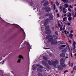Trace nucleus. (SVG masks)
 <instances>
[{
    "mask_svg": "<svg viewBox=\"0 0 76 76\" xmlns=\"http://www.w3.org/2000/svg\"><path fill=\"white\" fill-rule=\"evenodd\" d=\"M55 34L56 35H58V33L57 32V31L55 32Z\"/></svg>",
    "mask_w": 76,
    "mask_h": 76,
    "instance_id": "nucleus-41",
    "label": "nucleus"
},
{
    "mask_svg": "<svg viewBox=\"0 0 76 76\" xmlns=\"http://www.w3.org/2000/svg\"><path fill=\"white\" fill-rule=\"evenodd\" d=\"M61 65H62V66L63 67H66V65L64 64V63H62V64Z\"/></svg>",
    "mask_w": 76,
    "mask_h": 76,
    "instance_id": "nucleus-13",
    "label": "nucleus"
},
{
    "mask_svg": "<svg viewBox=\"0 0 76 76\" xmlns=\"http://www.w3.org/2000/svg\"><path fill=\"white\" fill-rule=\"evenodd\" d=\"M19 58H23V57L22 55H20L19 56Z\"/></svg>",
    "mask_w": 76,
    "mask_h": 76,
    "instance_id": "nucleus-21",
    "label": "nucleus"
},
{
    "mask_svg": "<svg viewBox=\"0 0 76 76\" xmlns=\"http://www.w3.org/2000/svg\"><path fill=\"white\" fill-rule=\"evenodd\" d=\"M58 26L59 28H60V27H61V25H60V23H59V22H58Z\"/></svg>",
    "mask_w": 76,
    "mask_h": 76,
    "instance_id": "nucleus-24",
    "label": "nucleus"
},
{
    "mask_svg": "<svg viewBox=\"0 0 76 76\" xmlns=\"http://www.w3.org/2000/svg\"><path fill=\"white\" fill-rule=\"evenodd\" d=\"M69 7H70V8H71V9H73V6H72L71 5L69 6Z\"/></svg>",
    "mask_w": 76,
    "mask_h": 76,
    "instance_id": "nucleus-34",
    "label": "nucleus"
},
{
    "mask_svg": "<svg viewBox=\"0 0 76 76\" xmlns=\"http://www.w3.org/2000/svg\"><path fill=\"white\" fill-rule=\"evenodd\" d=\"M50 37H51V36H50V35H49L48 34V35H47L46 36V38L47 39H48V38H50Z\"/></svg>",
    "mask_w": 76,
    "mask_h": 76,
    "instance_id": "nucleus-17",
    "label": "nucleus"
},
{
    "mask_svg": "<svg viewBox=\"0 0 76 76\" xmlns=\"http://www.w3.org/2000/svg\"><path fill=\"white\" fill-rule=\"evenodd\" d=\"M63 10H66V8H65L64 7L63 8Z\"/></svg>",
    "mask_w": 76,
    "mask_h": 76,
    "instance_id": "nucleus-51",
    "label": "nucleus"
},
{
    "mask_svg": "<svg viewBox=\"0 0 76 76\" xmlns=\"http://www.w3.org/2000/svg\"><path fill=\"white\" fill-rule=\"evenodd\" d=\"M66 44L67 46L68 47L69 50H70V48L69 47V45H68V44H67V43H66Z\"/></svg>",
    "mask_w": 76,
    "mask_h": 76,
    "instance_id": "nucleus-27",
    "label": "nucleus"
},
{
    "mask_svg": "<svg viewBox=\"0 0 76 76\" xmlns=\"http://www.w3.org/2000/svg\"><path fill=\"white\" fill-rule=\"evenodd\" d=\"M68 10L69 12H71L72 11V10H71V9H70V8H68Z\"/></svg>",
    "mask_w": 76,
    "mask_h": 76,
    "instance_id": "nucleus-37",
    "label": "nucleus"
},
{
    "mask_svg": "<svg viewBox=\"0 0 76 76\" xmlns=\"http://www.w3.org/2000/svg\"><path fill=\"white\" fill-rule=\"evenodd\" d=\"M73 45L74 46V48H76V42H74Z\"/></svg>",
    "mask_w": 76,
    "mask_h": 76,
    "instance_id": "nucleus-12",
    "label": "nucleus"
},
{
    "mask_svg": "<svg viewBox=\"0 0 76 76\" xmlns=\"http://www.w3.org/2000/svg\"><path fill=\"white\" fill-rule=\"evenodd\" d=\"M49 3L48 1H47L46 2V4H48Z\"/></svg>",
    "mask_w": 76,
    "mask_h": 76,
    "instance_id": "nucleus-44",
    "label": "nucleus"
},
{
    "mask_svg": "<svg viewBox=\"0 0 76 76\" xmlns=\"http://www.w3.org/2000/svg\"><path fill=\"white\" fill-rule=\"evenodd\" d=\"M45 30H46V31L48 32L47 34L51 33V29H50L49 28V26H47L46 28H45Z\"/></svg>",
    "mask_w": 76,
    "mask_h": 76,
    "instance_id": "nucleus-3",
    "label": "nucleus"
},
{
    "mask_svg": "<svg viewBox=\"0 0 76 76\" xmlns=\"http://www.w3.org/2000/svg\"><path fill=\"white\" fill-rule=\"evenodd\" d=\"M68 25H69V26L70 25V23H68Z\"/></svg>",
    "mask_w": 76,
    "mask_h": 76,
    "instance_id": "nucleus-49",
    "label": "nucleus"
},
{
    "mask_svg": "<svg viewBox=\"0 0 76 76\" xmlns=\"http://www.w3.org/2000/svg\"><path fill=\"white\" fill-rule=\"evenodd\" d=\"M73 72H74V70H73L72 71V72H71V73H73Z\"/></svg>",
    "mask_w": 76,
    "mask_h": 76,
    "instance_id": "nucleus-55",
    "label": "nucleus"
},
{
    "mask_svg": "<svg viewBox=\"0 0 76 76\" xmlns=\"http://www.w3.org/2000/svg\"><path fill=\"white\" fill-rule=\"evenodd\" d=\"M68 20L70 21V20H71V17H69L68 18Z\"/></svg>",
    "mask_w": 76,
    "mask_h": 76,
    "instance_id": "nucleus-35",
    "label": "nucleus"
},
{
    "mask_svg": "<svg viewBox=\"0 0 76 76\" xmlns=\"http://www.w3.org/2000/svg\"><path fill=\"white\" fill-rule=\"evenodd\" d=\"M61 57H65V54L64 53H61L60 55Z\"/></svg>",
    "mask_w": 76,
    "mask_h": 76,
    "instance_id": "nucleus-8",
    "label": "nucleus"
},
{
    "mask_svg": "<svg viewBox=\"0 0 76 76\" xmlns=\"http://www.w3.org/2000/svg\"><path fill=\"white\" fill-rule=\"evenodd\" d=\"M41 34L43 35H44V33H42V32H41Z\"/></svg>",
    "mask_w": 76,
    "mask_h": 76,
    "instance_id": "nucleus-50",
    "label": "nucleus"
},
{
    "mask_svg": "<svg viewBox=\"0 0 76 76\" xmlns=\"http://www.w3.org/2000/svg\"><path fill=\"white\" fill-rule=\"evenodd\" d=\"M61 1H63L64 3H67L68 2V0H61Z\"/></svg>",
    "mask_w": 76,
    "mask_h": 76,
    "instance_id": "nucleus-16",
    "label": "nucleus"
},
{
    "mask_svg": "<svg viewBox=\"0 0 76 76\" xmlns=\"http://www.w3.org/2000/svg\"><path fill=\"white\" fill-rule=\"evenodd\" d=\"M50 13H48V14H47L46 15L47 16H50Z\"/></svg>",
    "mask_w": 76,
    "mask_h": 76,
    "instance_id": "nucleus-33",
    "label": "nucleus"
},
{
    "mask_svg": "<svg viewBox=\"0 0 76 76\" xmlns=\"http://www.w3.org/2000/svg\"><path fill=\"white\" fill-rule=\"evenodd\" d=\"M57 16L58 17H59V16H60V15L59 14H57Z\"/></svg>",
    "mask_w": 76,
    "mask_h": 76,
    "instance_id": "nucleus-46",
    "label": "nucleus"
},
{
    "mask_svg": "<svg viewBox=\"0 0 76 76\" xmlns=\"http://www.w3.org/2000/svg\"><path fill=\"white\" fill-rule=\"evenodd\" d=\"M51 44H54L56 43H54V41L53 42L51 43Z\"/></svg>",
    "mask_w": 76,
    "mask_h": 76,
    "instance_id": "nucleus-40",
    "label": "nucleus"
},
{
    "mask_svg": "<svg viewBox=\"0 0 76 76\" xmlns=\"http://www.w3.org/2000/svg\"><path fill=\"white\" fill-rule=\"evenodd\" d=\"M27 46L28 48L31 49V46H30L29 44L28 43V42H27Z\"/></svg>",
    "mask_w": 76,
    "mask_h": 76,
    "instance_id": "nucleus-7",
    "label": "nucleus"
},
{
    "mask_svg": "<svg viewBox=\"0 0 76 76\" xmlns=\"http://www.w3.org/2000/svg\"><path fill=\"white\" fill-rule=\"evenodd\" d=\"M52 29H53V30L54 29V28L53 27V28H52Z\"/></svg>",
    "mask_w": 76,
    "mask_h": 76,
    "instance_id": "nucleus-61",
    "label": "nucleus"
},
{
    "mask_svg": "<svg viewBox=\"0 0 76 76\" xmlns=\"http://www.w3.org/2000/svg\"><path fill=\"white\" fill-rule=\"evenodd\" d=\"M42 62L43 64H44V65H45V63H46L44 61H42Z\"/></svg>",
    "mask_w": 76,
    "mask_h": 76,
    "instance_id": "nucleus-19",
    "label": "nucleus"
},
{
    "mask_svg": "<svg viewBox=\"0 0 76 76\" xmlns=\"http://www.w3.org/2000/svg\"><path fill=\"white\" fill-rule=\"evenodd\" d=\"M63 20L64 21V22H65L66 20H67V18L66 17L64 18L63 19Z\"/></svg>",
    "mask_w": 76,
    "mask_h": 76,
    "instance_id": "nucleus-15",
    "label": "nucleus"
},
{
    "mask_svg": "<svg viewBox=\"0 0 76 76\" xmlns=\"http://www.w3.org/2000/svg\"><path fill=\"white\" fill-rule=\"evenodd\" d=\"M48 63L50 65H51V64H52V63H51V61H48Z\"/></svg>",
    "mask_w": 76,
    "mask_h": 76,
    "instance_id": "nucleus-18",
    "label": "nucleus"
},
{
    "mask_svg": "<svg viewBox=\"0 0 76 76\" xmlns=\"http://www.w3.org/2000/svg\"><path fill=\"white\" fill-rule=\"evenodd\" d=\"M52 5L53 6V7L54 9V10H56V6H55V4H53V2H51Z\"/></svg>",
    "mask_w": 76,
    "mask_h": 76,
    "instance_id": "nucleus-9",
    "label": "nucleus"
},
{
    "mask_svg": "<svg viewBox=\"0 0 76 76\" xmlns=\"http://www.w3.org/2000/svg\"><path fill=\"white\" fill-rule=\"evenodd\" d=\"M37 68V67L36 66H34V68H33V70H35V69Z\"/></svg>",
    "mask_w": 76,
    "mask_h": 76,
    "instance_id": "nucleus-39",
    "label": "nucleus"
},
{
    "mask_svg": "<svg viewBox=\"0 0 76 76\" xmlns=\"http://www.w3.org/2000/svg\"><path fill=\"white\" fill-rule=\"evenodd\" d=\"M71 56L72 57H73V54H72V53H71L70 54Z\"/></svg>",
    "mask_w": 76,
    "mask_h": 76,
    "instance_id": "nucleus-45",
    "label": "nucleus"
},
{
    "mask_svg": "<svg viewBox=\"0 0 76 76\" xmlns=\"http://www.w3.org/2000/svg\"><path fill=\"white\" fill-rule=\"evenodd\" d=\"M60 29L61 31H62V30H63V28H62V27Z\"/></svg>",
    "mask_w": 76,
    "mask_h": 76,
    "instance_id": "nucleus-47",
    "label": "nucleus"
},
{
    "mask_svg": "<svg viewBox=\"0 0 76 76\" xmlns=\"http://www.w3.org/2000/svg\"><path fill=\"white\" fill-rule=\"evenodd\" d=\"M74 56H76V53H75L74 54Z\"/></svg>",
    "mask_w": 76,
    "mask_h": 76,
    "instance_id": "nucleus-56",
    "label": "nucleus"
},
{
    "mask_svg": "<svg viewBox=\"0 0 76 76\" xmlns=\"http://www.w3.org/2000/svg\"><path fill=\"white\" fill-rule=\"evenodd\" d=\"M72 37H73V34H70L69 35V37H70V38H72Z\"/></svg>",
    "mask_w": 76,
    "mask_h": 76,
    "instance_id": "nucleus-31",
    "label": "nucleus"
},
{
    "mask_svg": "<svg viewBox=\"0 0 76 76\" xmlns=\"http://www.w3.org/2000/svg\"><path fill=\"white\" fill-rule=\"evenodd\" d=\"M43 59L45 60H47V58L45 56H43Z\"/></svg>",
    "mask_w": 76,
    "mask_h": 76,
    "instance_id": "nucleus-20",
    "label": "nucleus"
},
{
    "mask_svg": "<svg viewBox=\"0 0 76 76\" xmlns=\"http://www.w3.org/2000/svg\"><path fill=\"white\" fill-rule=\"evenodd\" d=\"M64 7L65 8H67L68 7H69V5L68 4H64Z\"/></svg>",
    "mask_w": 76,
    "mask_h": 76,
    "instance_id": "nucleus-14",
    "label": "nucleus"
},
{
    "mask_svg": "<svg viewBox=\"0 0 76 76\" xmlns=\"http://www.w3.org/2000/svg\"><path fill=\"white\" fill-rule=\"evenodd\" d=\"M67 16V15H66V14H65L64 15V16H65V17H66V16Z\"/></svg>",
    "mask_w": 76,
    "mask_h": 76,
    "instance_id": "nucleus-52",
    "label": "nucleus"
},
{
    "mask_svg": "<svg viewBox=\"0 0 76 76\" xmlns=\"http://www.w3.org/2000/svg\"><path fill=\"white\" fill-rule=\"evenodd\" d=\"M62 33H63V34H64V31H62Z\"/></svg>",
    "mask_w": 76,
    "mask_h": 76,
    "instance_id": "nucleus-59",
    "label": "nucleus"
},
{
    "mask_svg": "<svg viewBox=\"0 0 76 76\" xmlns=\"http://www.w3.org/2000/svg\"><path fill=\"white\" fill-rule=\"evenodd\" d=\"M20 60H21L20 59H19L18 61H17L18 63H20Z\"/></svg>",
    "mask_w": 76,
    "mask_h": 76,
    "instance_id": "nucleus-30",
    "label": "nucleus"
},
{
    "mask_svg": "<svg viewBox=\"0 0 76 76\" xmlns=\"http://www.w3.org/2000/svg\"><path fill=\"white\" fill-rule=\"evenodd\" d=\"M73 30H72L70 31V33H73Z\"/></svg>",
    "mask_w": 76,
    "mask_h": 76,
    "instance_id": "nucleus-48",
    "label": "nucleus"
},
{
    "mask_svg": "<svg viewBox=\"0 0 76 76\" xmlns=\"http://www.w3.org/2000/svg\"><path fill=\"white\" fill-rule=\"evenodd\" d=\"M73 63H72L71 65L70 66H71V67H73Z\"/></svg>",
    "mask_w": 76,
    "mask_h": 76,
    "instance_id": "nucleus-42",
    "label": "nucleus"
},
{
    "mask_svg": "<svg viewBox=\"0 0 76 76\" xmlns=\"http://www.w3.org/2000/svg\"><path fill=\"white\" fill-rule=\"evenodd\" d=\"M73 69L76 70V66H74L73 68Z\"/></svg>",
    "mask_w": 76,
    "mask_h": 76,
    "instance_id": "nucleus-36",
    "label": "nucleus"
},
{
    "mask_svg": "<svg viewBox=\"0 0 76 76\" xmlns=\"http://www.w3.org/2000/svg\"><path fill=\"white\" fill-rule=\"evenodd\" d=\"M65 30V28H63V30L64 31Z\"/></svg>",
    "mask_w": 76,
    "mask_h": 76,
    "instance_id": "nucleus-58",
    "label": "nucleus"
},
{
    "mask_svg": "<svg viewBox=\"0 0 76 76\" xmlns=\"http://www.w3.org/2000/svg\"><path fill=\"white\" fill-rule=\"evenodd\" d=\"M69 66H71V65L70 64V61L68 63Z\"/></svg>",
    "mask_w": 76,
    "mask_h": 76,
    "instance_id": "nucleus-38",
    "label": "nucleus"
},
{
    "mask_svg": "<svg viewBox=\"0 0 76 76\" xmlns=\"http://www.w3.org/2000/svg\"><path fill=\"white\" fill-rule=\"evenodd\" d=\"M68 40L69 42V43H71L72 41H71V40L70 39H69L68 38Z\"/></svg>",
    "mask_w": 76,
    "mask_h": 76,
    "instance_id": "nucleus-28",
    "label": "nucleus"
},
{
    "mask_svg": "<svg viewBox=\"0 0 76 76\" xmlns=\"http://www.w3.org/2000/svg\"><path fill=\"white\" fill-rule=\"evenodd\" d=\"M66 46V45H62L61 46H60V47H65Z\"/></svg>",
    "mask_w": 76,
    "mask_h": 76,
    "instance_id": "nucleus-26",
    "label": "nucleus"
},
{
    "mask_svg": "<svg viewBox=\"0 0 76 76\" xmlns=\"http://www.w3.org/2000/svg\"><path fill=\"white\" fill-rule=\"evenodd\" d=\"M66 56H66L65 58V59H66V58H68V56H69V55H68V54H66Z\"/></svg>",
    "mask_w": 76,
    "mask_h": 76,
    "instance_id": "nucleus-32",
    "label": "nucleus"
},
{
    "mask_svg": "<svg viewBox=\"0 0 76 76\" xmlns=\"http://www.w3.org/2000/svg\"><path fill=\"white\" fill-rule=\"evenodd\" d=\"M57 68L60 70H62L63 69V67H62V66L60 65H58L57 66Z\"/></svg>",
    "mask_w": 76,
    "mask_h": 76,
    "instance_id": "nucleus-5",
    "label": "nucleus"
},
{
    "mask_svg": "<svg viewBox=\"0 0 76 76\" xmlns=\"http://www.w3.org/2000/svg\"><path fill=\"white\" fill-rule=\"evenodd\" d=\"M66 71H65L64 73H66Z\"/></svg>",
    "mask_w": 76,
    "mask_h": 76,
    "instance_id": "nucleus-60",
    "label": "nucleus"
},
{
    "mask_svg": "<svg viewBox=\"0 0 76 76\" xmlns=\"http://www.w3.org/2000/svg\"><path fill=\"white\" fill-rule=\"evenodd\" d=\"M63 12L64 13H66V12L64 10H63Z\"/></svg>",
    "mask_w": 76,
    "mask_h": 76,
    "instance_id": "nucleus-43",
    "label": "nucleus"
},
{
    "mask_svg": "<svg viewBox=\"0 0 76 76\" xmlns=\"http://www.w3.org/2000/svg\"><path fill=\"white\" fill-rule=\"evenodd\" d=\"M52 63L53 64V65L55 67H56V65L57 64H58V61L57 60L55 61L54 62V61H52Z\"/></svg>",
    "mask_w": 76,
    "mask_h": 76,
    "instance_id": "nucleus-2",
    "label": "nucleus"
},
{
    "mask_svg": "<svg viewBox=\"0 0 76 76\" xmlns=\"http://www.w3.org/2000/svg\"><path fill=\"white\" fill-rule=\"evenodd\" d=\"M56 4L57 6L59 5V3L57 1L56 2Z\"/></svg>",
    "mask_w": 76,
    "mask_h": 76,
    "instance_id": "nucleus-29",
    "label": "nucleus"
},
{
    "mask_svg": "<svg viewBox=\"0 0 76 76\" xmlns=\"http://www.w3.org/2000/svg\"><path fill=\"white\" fill-rule=\"evenodd\" d=\"M68 15H68H67V17H70V16H71V15H72V14L70 12H68L67 14V15Z\"/></svg>",
    "mask_w": 76,
    "mask_h": 76,
    "instance_id": "nucleus-10",
    "label": "nucleus"
},
{
    "mask_svg": "<svg viewBox=\"0 0 76 76\" xmlns=\"http://www.w3.org/2000/svg\"><path fill=\"white\" fill-rule=\"evenodd\" d=\"M60 9H61L60 12H61V11H62V10H63V7L62 6L60 7Z\"/></svg>",
    "mask_w": 76,
    "mask_h": 76,
    "instance_id": "nucleus-22",
    "label": "nucleus"
},
{
    "mask_svg": "<svg viewBox=\"0 0 76 76\" xmlns=\"http://www.w3.org/2000/svg\"><path fill=\"white\" fill-rule=\"evenodd\" d=\"M48 76H51V75H49Z\"/></svg>",
    "mask_w": 76,
    "mask_h": 76,
    "instance_id": "nucleus-64",
    "label": "nucleus"
},
{
    "mask_svg": "<svg viewBox=\"0 0 76 76\" xmlns=\"http://www.w3.org/2000/svg\"><path fill=\"white\" fill-rule=\"evenodd\" d=\"M64 32L65 33H66L67 32V31H66L65 30L64 31Z\"/></svg>",
    "mask_w": 76,
    "mask_h": 76,
    "instance_id": "nucleus-53",
    "label": "nucleus"
},
{
    "mask_svg": "<svg viewBox=\"0 0 76 76\" xmlns=\"http://www.w3.org/2000/svg\"><path fill=\"white\" fill-rule=\"evenodd\" d=\"M53 40V38H50L49 39V41H52Z\"/></svg>",
    "mask_w": 76,
    "mask_h": 76,
    "instance_id": "nucleus-25",
    "label": "nucleus"
},
{
    "mask_svg": "<svg viewBox=\"0 0 76 76\" xmlns=\"http://www.w3.org/2000/svg\"><path fill=\"white\" fill-rule=\"evenodd\" d=\"M44 26H42V27H41L42 28H43V27H44Z\"/></svg>",
    "mask_w": 76,
    "mask_h": 76,
    "instance_id": "nucleus-57",
    "label": "nucleus"
},
{
    "mask_svg": "<svg viewBox=\"0 0 76 76\" xmlns=\"http://www.w3.org/2000/svg\"><path fill=\"white\" fill-rule=\"evenodd\" d=\"M51 9L50 8H47L46 9V11L47 12H49V11H50Z\"/></svg>",
    "mask_w": 76,
    "mask_h": 76,
    "instance_id": "nucleus-11",
    "label": "nucleus"
},
{
    "mask_svg": "<svg viewBox=\"0 0 76 76\" xmlns=\"http://www.w3.org/2000/svg\"><path fill=\"white\" fill-rule=\"evenodd\" d=\"M39 67L40 69H42V68H44L42 66L40 65L39 66Z\"/></svg>",
    "mask_w": 76,
    "mask_h": 76,
    "instance_id": "nucleus-23",
    "label": "nucleus"
},
{
    "mask_svg": "<svg viewBox=\"0 0 76 76\" xmlns=\"http://www.w3.org/2000/svg\"><path fill=\"white\" fill-rule=\"evenodd\" d=\"M67 34H69V32H67Z\"/></svg>",
    "mask_w": 76,
    "mask_h": 76,
    "instance_id": "nucleus-63",
    "label": "nucleus"
},
{
    "mask_svg": "<svg viewBox=\"0 0 76 76\" xmlns=\"http://www.w3.org/2000/svg\"><path fill=\"white\" fill-rule=\"evenodd\" d=\"M74 6H76V4H74Z\"/></svg>",
    "mask_w": 76,
    "mask_h": 76,
    "instance_id": "nucleus-62",
    "label": "nucleus"
},
{
    "mask_svg": "<svg viewBox=\"0 0 76 76\" xmlns=\"http://www.w3.org/2000/svg\"><path fill=\"white\" fill-rule=\"evenodd\" d=\"M53 16H50L49 20L48 19L46 20L44 24V26H45L46 25H47V23H48V21H49V20H53Z\"/></svg>",
    "mask_w": 76,
    "mask_h": 76,
    "instance_id": "nucleus-1",
    "label": "nucleus"
},
{
    "mask_svg": "<svg viewBox=\"0 0 76 76\" xmlns=\"http://www.w3.org/2000/svg\"><path fill=\"white\" fill-rule=\"evenodd\" d=\"M56 12H58V10H56Z\"/></svg>",
    "mask_w": 76,
    "mask_h": 76,
    "instance_id": "nucleus-54",
    "label": "nucleus"
},
{
    "mask_svg": "<svg viewBox=\"0 0 76 76\" xmlns=\"http://www.w3.org/2000/svg\"><path fill=\"white\" fill-rule=\"evenodd\" d=\"M65 61V59L63 58H61L60 60V64H62L63 63H64Z\"/></svg>",
    "mask_w": 76,
    "mask_h": 76,
    "instance_id": "nucleus-4",
    "label": "nucleus"
},
{
    "mask_svg": "<svg viewBox=\"0 0 76 76\" xmlns=\"http://www.w3.org/2000/svg\"><path fill=\"white\" fill-rule=\"evenodd\" d=\"M13 25H15V26H16V27H17V28H20L21 29H22V30H23V29H22V28H21V27H20V26H18V25H17V24H13Z\"/></svg>",
    "mask_w": 76,
    "mask_h": 76,
    "instance_id": "nucleus-6",
    "label": "nucleus"
}]
</instances>
